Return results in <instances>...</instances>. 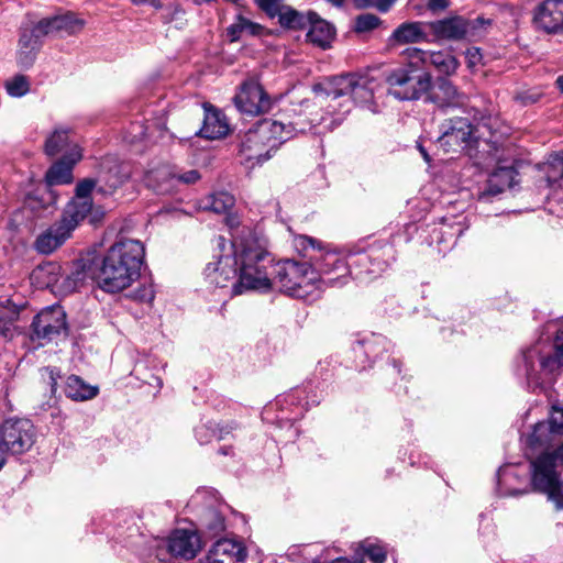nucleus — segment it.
<instances>
[{"instance_id": "obj_1", "label": "nucleus", "mask_w": 563, "mask_h": 563, "mask_svg": "<svg viewBox=\"0 0 563 563\" xmlns=\"http://www.w3.org/2000/svg\"><path fill=\"white\" fill-rule=\"evenodd\" d=\"M229 225L231 252L206 266L207 282L214 287H230L232 296L271 291L275 264L267 239L249 225H234L233 219H229Z\"/></svg>"}, {"instance_id": "obj_2", "label": "nucleus", "mask_w": 563, "mask_h": 563, "mask_svg": "<svg viewBox=\"0 0 563 563\" xmlns=\"http://www.w3.org/2000/svg\"><path fill=\"white\" fill-rule=\"evenodd\" d=\"M525 445L532 489L545 494L556 510H563V407L552 406L548 420L533 427Z\"/></svg>"}, {"instance_id": "obj_3", "label": "nucleus", "mask_w": 563, "mask_h": 563, "mask_svg": "<svg viewBox=\"0 0 563 563\" xmlns=\"http://www.w3.org/2000/svg\"><path fill=\"white\" fill-rule=\"evenodd\" d=\"M144 255V245L137 240L114 243L103 257L98 274L99 286L108 292L128 288L140 276Z\"/></svg>"}, {"instance_id": "obj_4", "label": "nucleus", "mask_w": 563, "mask_h": 563, "mask_svg": "<svg viewBox=\"0 0 563 563\" xmlns=\"http://www.w3.org/2000/svg\"><path fill=\"white\" fill-rule=\"evenodd\" d=\"M298 131L303 132L305 128L299 126L297 122L262 120L245 133L241 143V153L246 161L261 164Z\"/></svg>"}, {"instance_id": "obj_5", "label": "nucleus", "mask_w": 563, "mask_h": 563, "mask_svg": "<svg viewBox=\"0 0 563 563\" xmlns=\"http://www.w3.org/2000/svg\"><path fill=\"white\" fill-rule=\"evenodd\" d=\"M523 365L529 386H551L563 366V332L556 335L554 344L540 340L525 351Z\"/></svg>"}, {"instance_id": "obj_6", "label": "nucleus", "mask_w": 563, "mask_h": 563, "mask_svg": "<svg viewBox=\"0 0 563 563\" xmlns=\"http://www.w3.org/2000/svg\"><path fill=\"white\" fill-rule=\"evenodd\" d=\"M274 283L287 296L307 301L316 300L322 291L321 277L307 262H277L274 267Z\"/></svg>"}, {"instance_id": "obj_7", "label": "nucleus", "mask_w": 563, "mask_h": 563, "mask_svg": "<svg viewBox=\"0 0 563 563\" xmlns=\"http://www.w3.org/2000/svg\"><path fill=\"white\" fill-rule=\"evenodd\" d=\"M128 178L124 168L117 164L112 157H106L100 163L97 180L84 179L76 186V196L66 205L65 209L73 207L78 212L80 222L92 211L91 191L99 184L98 190L108 194L121 186Z\"/></svg>"}, {"instance_id": "obj_8", "label": "nucleus", "mask_w": 563, "mask_h": 563, "mask_svg": "<svg viewBox=\"0 0 563 563\" xmlns=\"http://www.w3.org/2000/svg\"><path fill=\"white\" fill-rule=\"evenodd\" d=\"M388 93L398 100H417L426 95L432 86V77L419 65H410L390 70L386 76Z\"/></svg>"}, {"instance_id": "obj_9", "label": "nucleus", "mask_w": 563, "mask_h": 563, "mask_svg": "<svg viewBox=\"0 0 563 563\" xmlns=\"http://www.w3.org/2000/svg\"><path fill=\"white\" fill-rule=\"evenodd\" d=\"M35 442V428L31 420L10 418L0 424V453L20 455Z\"/></svg>"}, {"instance_id": "obj_10", "label": "nucleus", "mask_w": 563, "mask_h": 563, "mask_svg": "<svg viewBox=\"0 0 563 563\" xmlns=\"http://www.w3.org/2000/svg\"><path fill=\"white\" fill-rule=\"evenodd\" d=\"M76 217L78 212L73 207L64 209L60 218L36 236L34 249L45 255L59 249L79 225L80 221Z\"/></svg>"}, {"instance_id": "obj_11", "label": "nucleus", "mask_w": 563, "mask_h": 563, "mask_svg": "<svg viewBox=\"0 0 563 563\" xmlns=\"http://www.w3.org/2000/svg\"><path fill=\"white\" fill-rule=\"evenodd\" d=\"M372 82L373 80L365 75H341L329 81L325 93L332 99L350 96L355 101L366 102L373 97Z\"/></svg>"}, {"instance_id": "obj_12", "label": "nucleus", "mask_w": 563, "mask_h": 563, "mask_svg": "<svg viewBox=\"0 0 563 563\" xmlns=\"http://www.w3.org/2000/svg\"><path fill=\"white\" fill-rule=\"evenodd\" d=\"M201 549V541L196 532L175 530L158 545V556L162 561L169 555L175 559L191 560Z\"/></svg>"}, {"instance_id": "obj_13", "label": "nucleus", "mask_w": 563, "mask_h": 563, "mask_svg": "<svg viewBox=\"0 0 563 563\" xmlns=\"http://www.w3.org/2000/svg\"><path fill=\"white\" fill-rule=\"evenodd\" d=\"M32 338L40 341H52L67 332L66 313L62 307H49L36 314L32 322Z\"/></svg>"}, {"instance_id": "obj_14", "label": "nucleus", "mask_w": 563, "mask_h": 563, "mask_svg": "<svg viewBox=\"0 0 563 563\" xmlns=\"http://www.w3.org/2000/svg\"><path fill=\"white\" fill-rule=\"evenodd\" d=\"M438 146L446 153H455L468 144L473 128L466 118H454L441 124Z\"/></svg>"}, {"instance_id": "obj_15", "label": "nucleus", "mask_w": 563, "mask_h": 563, "mask_svg": "<svg viewBox=\"0 0 563 563\" xmlns=\"http://www.w3.org/2000/svg\"><path fill=\"white\" fill-rule=\"evenodd\" d=\"M317 263V273L323 285H344L346 276L351 273L345 260L336 252L327 251L320 255H311Z\"/></svg>"}, {"instance_id": "obj_16", "label": "nucleus", "mask_w": 563, "mask_h": 563, "mask_svg": "<svg viewBox=\"0 0 563 563\" xmlns=\"http://www.w3.org/2000/svg\"><path fill=\"white\" fill-rule=\"evenodd\" d=\"M234 103L240 112L249 115H258L269 110L271 100L262 86L253 79L242 84L234 97Z\"/></svg>"}, {"instance_id": "obj_17", "label": "nucleus", "mask_w": 563, "mask_h": 563, "mask_svg": "<svg viewBox=\"0 0 563 563\" xmlns=\"http://www.w3.org/2000/svg\"><path fill=\"white\" fill-rule=\"evenodd\" d=\"M405 55L410 60L411 66L419 65L422 70H426L428 66H432L440 74L451 75L459 67L457 59L452 54L445 52H427L411 47L405 51Z\"/></svg>"}, {"instance_id": "obj_18", "label": "nucleus", "mask_w": 563, "mask_h": 563, "mask_svg": "<svg viewBox=\"0 0 563 563\" xmlns=\"http://www.w3.org/2000/svg\"><path fill=\"white\" fill-rule=\"evenodd\" d=\"M43 35L37 32L36 25H24L20 30L16 48V63L20 67H31L42 47Z\"/></svg>"}, {"instance_id": "obj_19", "label": "nucleus", "mask_w": 563, "mask_h": 563, "mask_svg": "<svg viewBox=\"0 0 563 563\" xmlns=\"http://www.w3.org/2000/svg\"><path fill=\"white\" fill-rule=\"evenodd\" d=\"M34 24L36 25L37 32L45 37L48 35L75 34L84 27L85 22L74 13L67 12L65 14L44 18Z\"/></svg>"}, {"instance_id": "obj_20", "label": "nucleus", "mask_w": 563, "mask_h": 563, "mask_svg": "<svg viewBox=\"0 0 563 563\" xmlns=\"http://www.w3.org/2000/svg\"><path fill=\"white\" fill-rule=\"evenodd\" d=\"M533 20L547 33L563 32V0H544L536 9Z\"/></svg>"}, {"instance_id": "obj_21", "label": "nucleus", "mask_w": 563, "mask_h": 563, "mask_svg": "<svg viewBox=\"0 0 563 563\" xmlns=\"http://www.w3.org/2000/svg\"><path fill=\"white\" fill-rule=\"evenodd\" d=\"M247 551L244 544L235 539H220L209 550L208 563H245Z\"/></svg>"}, {"instance_id": "obj_22", "label": "nucleus", "mask_w": 563, "mask_h": 563, "mask_svg": "<svg viewBox=\"0 0 563 563\" xmlns=\"http://www.w3.org/2000/svg\"><path fill=\"white\" fill-rule=\"evenodd\" d=\"M81 148L73 145L68 153L56 162L46 173L45 179L49 186L69 184L73 180V167L81 158Z\"/></svg>"}, {"instance_id": "obj_23", "label": "nucleus", "mask_w": 563, "mask_h": 563, "mask_svg": "<svg viewBox=\"0 0 563 563\" xmlns=\"http://www.w3.org/2000/svg\"><path fill=\"white\" fill-rule=\"evenodd\" d=\"M497 489L501 496H519L530 492L525 475L520 476L517 467L511 465L498 470Z\"/></svg>"}, {"instance_id": "obj_24", "label": "nucleus", "mask_w": 563, "mask_h": 563, "mask_svg": "<svg viewBox=\"0 0 563 563\" xmlns=\"http://www.w3.org/2000/svg\"><path fill=\"white\" fill-rule=\"evenodd\" d=\"M430 30L440 40L459 41L470 34L467 21L461 16H453L429 23Z\"/></svg>"}, {"instance_id": "obj_25", "label": "nucleus", "mask_w": 563, "mask_h": 563, "mask_svg": "<svg viewBox=\"0 0 563 563\" xmlns=\"http://www.w3.org/2000/svg\"><path fill=\"white\" fill-rule=\"evenodd\" d=\"M308 24L310 25V29L307 33V40L322 49L329 48L335 36L333 25L325 20L320 19L313 12L308 13L307 25Z\"/></svg>"}, {"instance_id": "obj_26", "label": "nucleus", "mask_w": 563, "mask_h": 563, "mask_svg": "<svg viewBox=\"0 0 563 563\" xmlns=\"http://www.w3.org/2000/svg\"><path fill=\"white\" fill-rule=\"evenodd\" d=\"M440 109L462 107L466 102V96L449 80L441 79L432 95L430 96Z\"/></svg>"}, {"instance_id": "obj_27", "label": "nucleus", "mask_w": 563, "mask_h": 563, "mask_svg": "<svg viewBox=\"0 0 563 563\" xmlns=\"http://www.w3.org/2000/svg\"><path fill=\"white\" fill-rule=\"evenodd\" d=\"M229 132V123L225 115L213 107H205L203 125L200 135L206 139L216 140L225 136Z\"/></svg>"}, {"instance_id": "obj_28", "label": "nucleus", "mask_w": 563, "mask_h": 563, "mask_svg": "<svg viewBox=\"0 0 563 563\" xmlns=\"http://www.w3.org/2000/svg\"><path fill=\"white\" fill-rule=\"evenodd\" d=\"M265 29L260 23H256L239 12L233 22L227 27V36L230 42H238L247 36H262Z\"/></svg>"}, {"instance_id": "obj_29", "label": "nucleus", "mask_w": 563, "mask_h": 563, "mask_svg": "<svg viewBox=\"0 0 563 563\" xmlns=\"http://www.w3.org/2000/svg\"><path fill=\"white\" fill-rule=\"evenodd\" d=\"M394 253V247L386 244L380 251L373 249L371 254L360 255L356 262L363 266L371 264L367 269L368 274L377 276L389 266L391 261L395 260Z\"/></svg>"}, {"instance_id": "obj_30", "label": "nucleus", "mask_w": 563, "mask_h": 563, "mask_svg": "<svg viewBox=\"0 0 563 563\" xmlns=\"http://www.w3.org/2000/svg\"><path fill=\"white\" fill-rule=\"evenodd\" d=\"M145 185L157 194H169L176 183V175L172 174L168 166H159L146 172Z\"/></svg>"}, {"instance_id": "obj_31", "label": "nucleus", "mask_w": 563, "mask_h": 563, "mask_svg": "<svg viewBox=\"0 0 563 563\" xmlns=\"http://www.w3.org/2000/svg\"><path fill=\"white\" fill-rule=\"evenodd\" d=\"M422 22H405L393 32L391 38L399 44L418 43L426 40Z\"/></svg>"}, {"instance_id": "obj_32", "label": "nucleus", "mask_w": 563, "mask_h": 563, "mask_svg": "<svg viewBox=\"0 0 563 563\" xmlns=\"http://www.w3.org/2000/svg\"><path fill=\"white\" fill-rule=\"evenodd\" d=\"M65 394L73 400H89L97 396L98 388L86 384L79 376L71 375L67 378Z\"/></svg>"}, {"instance_id": "obj_33", "label": "nucleus", "mask_w": 563, "mask_h": 563, "mask_svg": "<svg viewBox=\"0 0 563 563\" xmlns=\"http://www.w3.org/2000/svg\"><path fill=\"white\" fill-rule=\"evenodd\" d=\"M73 145H78L69 139V130L64 128H57L45 141V153L49 156H54L64 151L68 153Z\"/></svg>"}, {"instance_id": "obj_34", "label": "nucleus", "mask_w": 563, "mask_h": 563, "mask_svg": "<svg viewBox=\"0 0 563 563\" xmlns=\"http://www.w3.org/2000/svg\"><path fill=\"white\" fill-rule=\"evenodd\" d=\"M515 170L509 167H501L495 170L488 179V188L483 196H496L512 185Z\"/></svg>"}, {"instance_id": "obj_35", "label": "nucleus", "mask_w": 563, "mask_h": 563, "mask_svg": "<svg viewBox=\"0 0 563 563\" xmlns=\"http://www.w3.org/2000/svg\"><path fill=\"white\" fill-rule=\"evenodd\" d=\"M282 26L292 30L303 29L307 26L308 15L295 10L289 5H283L276 15Z\"/></svg>"}, {"instance_id": "obj_36", "label": "nucleus", "mask_w": 563, "mask_h": 563, "mask_svg": "<svg viewBox=\"0 0 563 563\" xmlns=\"http://www.w3.org/2000/svg\"><path fill=\"white\" fill-rule=\"evenodd\" d=\"M201 525L211 533H219L225 529L224 517L220 509L209 507L201 515Z\"/></svg>"}, {"instance_id": "obj_37", "label": "nucleus", "mask_w": 563, "mask_h": 563, "mask_svg": "<svg viewBox=\"0 0 563 563\" xmlns=\"http://www.w3.org/2000/svg\"><path fill=\"white\" fill-rule=\"evenodd\" d=\"M234 197L227 191H219L208 197L206 209H210L216 213H225L233 207Z\"/></svg>"}, {"instance_id": "obj_38", "label": "nucleus", "mask_w": 563, "mask_h": 563, "mask_svg": "<svg viewBox=\"0 0 563 563\" xmlns=\"http://www.w3.org/2000/svg\"><path fill=\"white\" fill-rule=\"evenodd\" d=\"M362 551L358 553V561L355 563H384L386 560V551L379 544L364 543Z\"/></svg>"}, {"instance_id": "obj_39", "label": "nucleus", "mask_w": 563, "mask_h": 563, "mask_svg": "<svg viewBox=\"0 0 563 563\" xmlns=\"http://www.w3.org/2000/svg\"><path fill=\"white\" fill-rule=\"evenodd\" d=\"M544 170L549 186L554 185L559 180L563 181V154L551 155L544 164Z\"/></svg>"}, {"instance_id": "obj_40", "label": "nucleus", "mask_w": 563, "mask_h": 563, "mask_svg": "<svg viewBox=\"0 0 563 563\" xmlns=\"http://www.w3.org/2000/svg\"><path fill=\"white\" fill-rule=\"evenodd\" d=\"M4 87L9 96L21 98L30 91V80L26 76L18 74L8 79Z\"/></svg>"}, {"instance_id": "obj_41", "label": "nucleus", "mask_w": 563, "mask_h": 563, "mask_svg": "<svg viewBox=\"0 0 563 563\" xmlns=\"http://www.w3.org/2000/svg\"><path fill=\"white\" fill-rule=\"evenodd\" d=\"M292 245L296 251L303 256L311 258V253L321 251V243L316 239L308 235H296L292 240Z\"/></svg>"}, {"instance_id": "obj_42", "label": "nucleus", "mask_w": 563, "mask_h": 563, "mask_svg": "<svg viewBox=\"0 0 563 563\" xmlns=\"http://www.w3.org/2000/svg\"><path fill=\"white\" fill-rule=\"evenodd\" d=\"M379 22H380L379 18L374 14H371V13L361 14L355 19L354 29L357 33L368 32V31L376 29L378 26Z\"/></svg>"}, {"instance_id": "obj_43", "label": "nucleus", "mask_w": 563, "mask_h": 563, "mask_svg": "<svg viewBox=\"0 0 563 563\" xmlns=\"http://www.w3.org/2000/svg\"><path fill=\"white\" fill-rule=\"evenodd\" d=\"M384 342V338L382 336H373L371 340L360 341L357 342V346L355 351H363L366 356H377L376 346L380 345Z\"/></svg>"}, {"instance_id": "obj_44", "label": "nucleus", "mask_w": 563, "mask_h": 563, "mask_svg": "<svg viewBox=\"0 0 563 563\" xmlns=\"http://www.w3.org/2000/svg\"><path fill=\"white\" fill-rule=\"evenodd\" d=\"M297 554H301L303 558V561L301 563H319V558L312 556V547L311 545H305V547H292L288 550V555L292 558L294 560Z\"/></svg>"}, {"instance_id": "obj_45", "label": "nucleus", "mask_w": 563, "mask_h": 563, "mask_svg": "<svg viewBox=\"0 0 563 563\" xmlns=\"http://www.w3.org/2000/svg\"><path fill=\"white\" fill-rule=\"evenodd\" d=\"M470 25V34L468 36L475 37L481 36L483 31H485L488 26L492 25V20L483 16H478L473 21H467Z\"/></svg>"}, {"instance_id": "obj_46", "label": "nucleus", "mask_w": 563, "mask_h": 563, "mask_svg": "<svg viewBox=\"0 0 563 563\" xmlns=\"http://www.w3.org/2000/svg\"><path fill=\"white\" fill-rule=\"evenodd\" d=\"M282 0H255L256 4L263 10L268 16L276 18L284 4Z\"/></svg>"}, {"instance_id": "obj_47", "label": "nucleus", "mask_w": 563, "mask_h": 563, "mask_svg": "<svg viewBox=\"0 0 563 563\" xmlns=\"http://www.w3.org/2000/svg\"><path fill=\"white\" fill-rule=\"evenodd\" d=\"M86 279V273L76 269L71 275L65 278L66 288L69 290L76 289L79 285L84 284Z\"/></svg>"}, {"instance_id": "obj_48", "label": "nucleus", "mask_w": 563, "mask_h": 563, "mask_svg": "<svg viewBox=\"0 0 563 563\" xmlns=\"http://www.w3.org/2000/svg\"><path fill=\"white\" fill-rule=\"evenodd\" d=\"M467 67L474 69L482 63V53L477 47H471L465 53Z\"/></svg>"}, {"instance_id": "obj_49", "label": "nucleus", "mask_w": 563, "mask_h": 563, "mask_svg": "<svg viewBox=\"0 0 563 563\" xmlns=\"http://www.w3.org/2000/svg\"><path fill=\"white\" fill-rule=\"evenodd\" d=\"M135 298L143 302H151L154 299V290L152 286H143L141 287L136 294Z\"/></svg>"}, {"instance_id": "obj_50", "label": "nucleus", "mask_w": 563, "mask_h": 563, "mask_svg": "<svg viewBox=\"0 0 563 563\" xmlns=\"http://www.w3.org/2000/svg\"><path fill=\"white\" fill-rule=\"evenodd\" d=\"M200 178L199 173L196 169L188 170L180 175H176V181H183L185 184H194Z\"/></svg>"}, {"instance_id": "obj_51", "label": "nucleus", "mask_w": 563, "mask_h": 563, "mask_svg": "<svg viewBox=\"0 0 563 563\" xmlns=\"http://www.w3.org/2000/svg\"><path fill=\"white\" fill-rule=\"evenodd\" d=\"M11 324V318L8 309L0 306V333H4L9 330Z\"/></svg>"}, {"instance_id": "obj_52", "label": "nucleus", "mask_w": 563, "mask_h": 563, "mask_svg": "<svg viewBox=\"0 0 563 563\" xmlns=\"http://www.w3.org/2000/svg\"><path fill=\"white\" fill-rule=\"evenodd\" d=\"M132 128L133 132L128 136L129 142L134 143L141 141L146 134L144 126L137 123L133 124Z\"/></svg>"}, {"instance_id": "obj_53", "label": "nucleus", "mask_w": 563, "mask_h": 563, "mask_svg": "<svg viewBox=\"0 0 563 563\" xmlns=\"http://www.w3.org/2000/svg\"><path fill=\"white\" fill-rule=\"evenodd\" d=\"M184 15V11L183 9L179 7V5H172L168 8V14L164 16V19L166 21H173V20H176L178 18H183Z\"/></svg>"}, {"instance_id": "obj_54", "label": "nucleus", "mask_w": 563, "mask_h": 563, "mask_svg": "<svg viewBox=\"0 0 563 563\" xmlns=\"http://www.w3.org/2000/svg\"><path fill=\"white\" fill-rule=\"evenodd\" d=\"M397 0H375V9L379 12H387Z\"/></svg>"}, {"instance_id": "obj_55", "label": "nucleus", "mask_w": 563, "mask_h": 563, "mask_svg": "<svg viewBox=\"0 0 563 563\" xmlns=\"http://www.w3.org/2000/svg\"><path fill=\"white\" fill-rule=\"evenodd\" d=\"M428 7L433 11L443 10L448 7V0H429Z\"/></svg>"}, {"instance_id": "obj_56", "label": "nucleus", "mask_w": 563, "mask_h": 563, "mask_svg": "<svg viewBox=\"0 0 563 563\" xmlns=\"http://www.w3.org/2000/svg\"><path fill=\"white\" fill-rule=\"evenodd\" d=\"M517 99H519L523 104H528L537 102L538 97L536 95H529L527 92H523L518 95Z\"/></svg>"}, {"instance_id": "obj_57", "label": "nucleus", "mask_w": 563, "mask_h": 563, "mask_svg": "<svg viewBox=\"0 0 563 563\" xmlns=\"http://www.w3.org/2000/svg\"><path fill=\"white\" fill-rule=\"evenodd\" d=\"M354 4L358 9L375 8V0H354Z\"/></svg>"}, {"instance_id": "obj_58", "label": "nucleus", "mask_w": 563, "mask_h": 563, "mask_svg": "<svg viewBox=\"0 0 563 563\" xmlns=\"http://www.w3.org/2000/svg\"><path fill=\"white\" fill-rule=\"evenodd\" d=\"M331 563H355V562H352L345 558H338V559L331 561Z\"/></svg>"}, {"instance_id": "obj_59", "label": "nucleus", "mask_w": 563, "mask_h": 563, "mask_svg": "<svg viewBox=\"0 0 563 563\" xmlns=\"http://www.w3.org/2000/svg\"><path fill=\"white\" fill-rule=\"evenodd\" d=\"M556 85L558 88L563 92V75L558 77Z\"/></svg>"}, {"instance_id": "obj_60", "label": "nucleus", "mask_w": 563, "mask_h": 563, "mask_svg": "<svg viewBox=\"0 0 563 563\" xmlns=\"http://www.w3.org/2000/svg\"><path fill=\"white\" fill-rule=\"evenodd\" d=\"M419 150L424 158L426 162H430V156L428 155V153L424 151V148L422 146H419Z\"/></svg>"}, {"instance_id": "obj_61", "label": "nucleus", "mask_w": 563, "mask_h": 563, "mask_svg": "<svg viewBox=\"0 0 563 563\" xmlns=\"http://www.w3.org/2000/svg\"><path fill=\"white\" fill-rule=\"evenodd\" d=\"M335 7H342L345 0H327Z\"/></svg>"}, {"instance_id": "obj_62", "label": "nucleus", "mask_w": 563, "mask_h": 563, "mask_svg": "<svg viewBox=\"0 0 563 563\" xmlns=\"http://www.w3.org/2000/svg\"><path fill=\"white\" fill-rule=\"evenodd\" d=\"M4 464H5V459L0 454V470L3 467Z\"/></svg>"}, {"instance_id": "obj_63", "label": "nucleus", "mask_w": 563, "mask_h": 563, "mask_svg": "<svg viewBox=\"0 0 563 563\" xmlns=\"http://www.w3.org/2000/svg\"><path fill=\"white\" fill-rule=\"evenodd\" d=\"M150 2H152L155 8H161V4L155 0H151Z\"/></svg>"}, {"instance_id": "obj_64", "label": "nucleus", "mask_w": 563, "mask_h": 563, "mask_svg": "<svg viewBox=\"0 0 563 563\" xmlns=\"http://www.w3.org/2000/svg\"><path fill=\"white\" fill-rule=\"evenodd\" d=\"M200 431H201L200 429H197V430H196V434H197V437H198V439H199V440H201V438H200Z\"/></svg>"}]
</instances>
